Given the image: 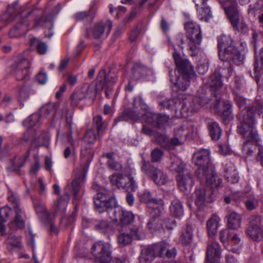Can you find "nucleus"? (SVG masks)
Wrapping results in <instances>:
<instances>
[{"instance_id":"1","label":"nucleus","mask_w":263,"mask_h":263,"mask_svg":"<svg viewBox=\"0 0 263 263\" xmlns=\"http://www.w3.org/2000/svg\"><path fill=\"white\" fill-rule=\"evenodd\" d=\"M193 162L198 167L196 173L200 181L205 182L212 186H220L221 179L215 173L214 166L211 162L210 152L203 149L194 154Z\"/></svg>"},{"instance_id":"2","label":"nucleus","mask_w":263,"mask_h":263,"mask_svg":"<svg viewBox=\"0 0 263 263\" xmlns=\"http://www.w3.org/2000/svg\"><path fill=\"white\" fill-rule=\"evenodd\" d=\"M173 57L175 62L176 67L181 75L178 77L177 80H173L172 78L171 72L170 71V80L174 83L173 87L174 91L185 90L190 84V79H194L196 77L195 71L193 66L189 61L181 57L179 52L175 51Z\"/></svg>"},{"instance_id":"3","label":"nucleus","mask_w":263,"mask_h":263,"mask_svg":"<svg viewBox=\"0 0 263 263\" xmlns=\"http://www.w3.org/2000/svg\"><path fill=\"white\" fill-rule=\"evenodd\" d=\"M176 109L174 116L187 118L198 111L204 106L203 100L199 97L180 95L175 100Z\"/></svg>"},{"instance_id":"4","label":"nucleus","mask_w":263,"mask_h":263,"mask_svg":"<svg viewBox=\"0 0 263 263\" xmlns=\"http://www.w3.org/2000/svg\"><path fill=\"white\" fill-rule=\"evenodd\" d=\"M93 157V152L90 146H85L81 151L82 164L80 167L74 171L75 179L72 181L71 186H68L66 189H71V193L74 198H78V193L80 189V182H83L86 176L88 168Z\"/></svg>"},{"instance_id":"5","label":"nucleus","mask_w":263,"mask_h":263,"mask_svg":"<svg viewBox=\"0 0 263 263\" xmlns=\"http://www.w3.org/2000/svg\"><path fill=\"white\" fill-rule=\"evenodd\" d=\"M242 115L239 116L240 121L238 132L248 140H253L258 143L259 140L258 133L254 127V114L253 108H249Z\"/></svg>"},{"instance_id":"6","label":"nucleus","mask_w":263,"mask_h":263,"mask_svg":"<svg viewBox=\"0 0 263 263\" xmlns=\"http://www.w3.org/2000/svg\"><path fill=\"white\" fill-rule=\"evenodd\" d=\"M133 104L135 106L137 104H139L140 106V108L139 109V118L142 117L143 119L148 124L160 127L168 120V116L160 115L151 111L141 97L135 98Z\"/></svg>"},{"instance_id":"7","label":"nucleus","mask_w":263,"mask_h":263,"mask_svg":"<svg viewBox=\"0 0 263 263\" xmlns=\"http://www.w3.org/2000/svg\"><path fill=\"white\" fill-rule=\"evenodd\" d=\"M248 221L246 235L255 241L263 240V218L259 215H252Z\"/></svg>"},{"instance_id":"8","label":"nucleus","mask_w":263,"mask_h":263,"mask_svg":"<svg viewBox=\"0 0 263 263\" xmlns=\"http://www.w3.org/2000/svg\"><path fill=\"white\" fill-rule=\"evenodd\" d=\"M33 12L35 15H40L42 12L40 10H35L32 11L24 10L17 16L18 21L14 27L10 31L11 37H16L26 33L29 29V23L27 17Z\"/></svg>"},{"instance_id":"9","label":"nucleus","mask_w":263,"mask_h":263,"mask_svg":"<svg viewBox=\"0 0 263 263\" xmlns=\"http://www.w3.org/2000/svg\"><path fill=\"white\" fill-rule=\"evenodd\" d=\"M112 27V23L110 20L101 21L96 23L91 29L87 30L86 36H91L96 40L106 37L109 33Z\"/></svg>"},{"instance_id":"10","label":"nucleus","mask_w":263,"mask_h":263,"mask_svg":"<svg viewBox=\"0 0 263 263\" xmlns=\"http://www.w3.org/2000/svg\"><path fill=\"white\" fill-rule=\"evenodd\" d=\"M141 170L148 175L154 182L159 185L165 184L168 181V177L162 170L149 165L144 159L141 162Z\"/></svg>"},{"instance_id":"11","label":"nucleus","mask_w":263,"mask_h":263,"mask_svg":"<svg viewBox=\"0 0 263 263\" xmlns=\"http://www.w3.org/2000/svg\"><path fill=\"white\" fill-rule=\"evenodd\" d=\"M109 179L114 185L118 188L125 189L128 192L135 191L137 187L133 178L130 175L114 174L109 177Z\"/></svg>"},{"instance_id":"12","label":"nucleus","mask_w":263,"mask_h":263,"mask_svg":"<svg viewBox=\"0 0 263 263\" xmlns=\"http://www.w3.org/2000/svg\"><path fill=\"white\" fill-rule=\"evenodd\" d=\"M141 201L145 202L149 209L150 213L153 216H158L163 209V202L162 200H156L152 197L149 192L145 191L139 194Z\"/></svg>"},{"instance_id":"13","label":"nucleus","mask_w":263,"mask_h":263,"mask_svg":"<svg viewBox=\"0 0 263 263\" xmlns=\"http://www.w3.org/2000/svg\"><path fill=\"white\" fill-rule=\"evenodd\" d=\"M110 249L109 243L100 241L93 245L92 253L97 260L102 263H107L111 260Z\"/></svg>"},{"instance_id":"14","label":"nucleus","mask_w":263,"mask_h":263,"mask_svg":"<svg viewBox=\"0 0 263 263\" xmlns=\"http://www.w3.org/2000/svg\"><path fill=\"white\" fill-rule=\"evenodd\" d=\"M202 185L198 187L195 191V203L198 206H201L205 201H212V189L218 188L219 186H212L205 182L201 181Z\"/></svg>"},{"instance_id":"15","label":"nucleus","mask_w":263,"mask_h":263,"mask_svg":"<svg viewBox=\"0 0 263 263\" xmlns=\"http://www.w3.org/2000/svg\"><path fill=\"white\" fill-rule=\"evenodd\" d=\"M109 216L112 221L122 225L128 224L132 223L135 219V216L132 213L120 208L110 210L109 212Z\"/></svg>"},{"instance_id":"16","label":"nucleus","mask_w":263,"mask_h":263,"mask_svg":"<svg viewBox=\"0 0 263 263\" xmlns=\"http://www.w3.org/2000/svg\"><path fill=\"white\" fill-rule=\"evenodd\" d=\"M96 93L93 86L84 85L73 93L71 97V103L74 105H77L80 101L84 98L95 97Z\"/></svg>"},{"instance_id":"17","label":"nucleus","mask_w":263,"mask_h":263,"mask_svg":"<svg viewBox=\"0 0 263 263\" xmlns=\"http://www.w3.org/2000/svg\"><path fill=\"white\" fill-rule=\"evenodd\" d=\"M30 63L26 58L18 60L14 66V73L17 80L25 79L29 74Z\"/></svg>"},{"instance_id":"18","label":"nucleus","mask_w":263,"mask_h":263,"mask_svg":"<svg viewBox=\"0 0 263 263\" xmlns=\"http://www.w3.org/2000/svg\"><path fill=\"white\" fill-rule=\"evenodd\" d=\"M14 213V219L9 223V227L12 230L22 229L25 226V214L20 208V206L16 205L13 207Z\"/></svg>"},{"instance_id":"19","label":"nucleus","mask_w":263,"mask_h":263,"mask_svg":"<svg viewBox=\"0 0 263 263\" xmlns=\"http://www.w3.org/2000/svg\"><path fill=\"white\" fill-rule=\"evenodd\" d=\"M221 256V249L219 243L216 241L210 243L206 250L205 263H218Z\"/></svg>"},{"instance_id":"20","label":"nucleus","mask_w":263,"mask_h":263,"mask_svg":"<svg viewBox=\"0 0 263 263\" xmlns=\"http://www.w3.org/2000/svg\"><path fill=\"white\" fill-rule=\"evenodd\" d=\"M243 59V55L240 54L234 46H231L228 48L224 57H223L221 51L220 52V59L221 61L230 60L238 65L242 62Z\"/></svg>"},{"instance_id":"21","label":"nucleus","mask_w":263,"mask_h":263,"mask_svg":"<svg viewBox=\"0 0 263 263\" xmlns=\"http://www.w3.org/2000/svg\"><path fill=\"white\" fill-rule=\"evenodd\" d=\"M176 179L179 188L182 192L186 193L191 190L193 181L189 171H185L181 175H177Z\"/></svg>"},{"instance_id":"22","label":"nucleus","mask_w":263,"mask_h":263,"mask_svg":"<svg viewBox=\"0 0 263 263\" xmlns=\"http://www.w3.org/2000/svg\"><path fill=\"white\" fill-rule=\"evenodd\" d=\"M52 20L53 17L50 14L47 16L43 15L42 16L35 19L34 26L48 27V30L45 31V35L47 37L50 38L53 34V32L52 31L53 28Z\"/></svg>"},{"instance_id":"23","label":"nucleus","mask_w":263,"mask_h":263,"mask_svg":"<svg viewBox=\"0 0 263 263\" xmlns=\"http://www.w3.org/2000/svg\"><path fill=\"white\" fill-rule=\"evenodd\" d=\"M176 226L174 220L166 219L162 221L160 219H151L148 223V228L151 230H159L160 228L165 227L167 229H173Z\"/></svg>"},{"instance_id":"24","label":"nucleus","mask_w":263,"mask_h":263,"mask_svg":"<svg viewBox=\"0 0 263 263\" xmlns=\"http://www.w3.org/2000/svg\"><path fill=\"white\" fill-rule=\"evenodd\" d=\"M137 104L134 106L133 110L127 109L124 110L117 119L115 120V125L117 124L120 121H127L129 120L137 121L139 119V109H138Z\"/></svg>"},{"instance_id":"25","label":"nucleus","mask_w":263,"mask_h":263,"mask_svg":"<svg viewBox=\"0 0 263 263\" xmlns=\"http://www.w3.org/2000/svg\"><path fill=\"white\" fill-rule=\"evenodd\" d=\"M186 35L189 39H202L200 26L192 22H189L184 25Z\"/></svg>"},{"instance_id":"26","label":"nucleus","mask_w":263,"mask_h":263,"mask_svg":"<svg viewBox=\"0 0 263 263\" xmlns=\"http://www.w3.org/2000/svg\"><path fill=\"white\" fill-rule=\"evenodd\" d=\"M222 6L227 14L231 24L235 28H237L239 23V13L234 5L227 6L223 3Z\"/></svg>"},{"instance_id":"27","label":"nucleus","mask_w":263,"mask_h":263,"mask_svg":"<svg viewBox=\"0 0 263 263\" xmlns=\"http://www.w3.org/2000/svg\"><path fill=\"white\" fill-rule=\"evenodd\" d=\"M220 219L216 214H213L206 221V228L208 235L210 237L215 235L219 226Z\"/></svg>"},{"instance_id":"28","label":"nucleus","mask_w":263,"mask_h":263,"mask_svg":"<svg viewBox=\"0 0 263 263\" xmlns=\"http://www.w3.org/2000/svg\"><path fill=\"white\" fill-rule=\"evenodd\" d=\"M228 227L231 229L237 230L241 227V217L239 214L231 211L227 216Z\"/></svg>"},{"instance_id":"29","label":"nucleus","mask_w":263,"mask_h":263,"mask_svg":"<svg viewBox=\"0 0 263 263\" xmlns=\"http://www.w3.org/2000/svg\"><path fill=\"white\" fill-rule=\"evenodd\" d=\"M169 169L171 172L176 173L178 175H181L187 171L185 169V164L180 158L175 156L171 157V164Z\"/></svg>"},{"instance_id":"30","label":"nucleus","mask_w":263,"mask_h":263,"mask_svg":"<svg viewBox=\"0 0 263 263\" xmlns=\"http://www.w3.org/2000/svg\"><path fill=\"white\" fill-rule=\"evenodd\" d=\"M232 40L230 36L222 35L218 37V47L219 49V55L220 56V52L222 53L223 57L226 55V50L231 46Z\"/></svg>"},{"instance_id":"31","label":"nucleus","mask_w":263,"mask_h":263,"mask_svg":"<svg viewBox=\"0 0 263 263\" xmlns=\"http://www.w3.org/2000/svg\"><path fill=\"white\" fill-rule=\"evenodd\" d=\"M226 178L228 182L235 183L238 181V176L234 165L230 163L225 165Z\"/></svg>"},{"instance_id":"32","label":"nucleus","mask_w":263,"mask_h":263,"mask_svg":"<svg viewBox=\"0 0 263 263\" xmlns=\"http://www.w3.org/2000/svg\"><path fill=\"white\" fill-rule=\"evenodd\" d=\"M232 104L229 102H222V109L220 112L221 116L226 124L228 123L233 119Z\"/></svg>"},{"instance_id":"33","label":"nucleus","mask_w":263,"mask_h":263,"mask_svg":"<svg viewBox=\"0 0 263 263\" xmlns=\"http://www.w3.org/2000/svg\"><path fill=\"white\" fill-rule=\"evenodd\" d=\"M155 255L153 246L142 250L141 254L139 257L140 263H149L152 261Z\"/></svg>"},{"instance_id":"34","label":"nucleus","mask_w":263,"mask_h":263,"mask_svg":"<svg viewBox=\"0 0 263 263\" xmlns=\"http://www.w3.org/2000/svg\"><path fill=\"white\" fill-rule=\"evenodd\" d=\"M172 215L177 218H180L183 215V208L182 203L178 199L174 200L170 205Z\"/></svg>"},{"instance_id":"35","label":"nucleus","mask_w":263,"mask_h":263,"mask_svg":"<svg viewBox=\"0 0 263 263\" xmlns=\"http://www.w3.org/2000/svg\"><path fill=\"white\" fill-rule=\"evenodd\" d=\"M110 74L111 73L106 76L104 70H101L100 71L97 79L96 87L97 89H102L107 86L109 84V76Z\"/></svg>"},{"instance_id":"36","label":"nucleus","mask_w":263,"mask_h":263,"mask_svg":"<svg viewBox=\"0 0 263 263\" xmlns=\"http://www.w3.org/2000/svg\"><path fill=\"white\" fill-rule=\"evenodd\" d=\"M50 138L49 136L45 133L36 136L31 143L32 146L37 148L42 146L47 145L49 141Z\"/></svg>"},{"instance_id":"37","label":"nucleus","mask_w":263,"mask_h":263,"mask_svg":"<svg viewBox=\"0 0 263 263\" xmlns=\"http://www.w3.org/2000/svg\"><path fill=\"white\" fill-rule=\"evenodd\" d=\"M196 6L199 20L208 22L212 18V13L209 6H204L202 8H198V4H196Z\"/></svg>"},{"instance_id":"38","label":"nucleus","mask_w":263,"mask_h":263,"mask_svg":"<svg viewBox=\"0 0 263 263\" xmlns=\"http://www.w3.org/2000/svg\"><path fill=\"white\" fill-rule=\"evenodd\" d=\"M209 83L210 87L215 91L221 88L223 85L221 77L218 72H215L211 75Z\"/></svg>"},{"instance_id":"39","label":"nucleus","mask_w":263,"mask_h":263,"mask_svg":"<svg viewBox=\"0 0 263 263\" xmlns=\"http://www.w3.org/2000/svg\"><path fill=\"white\" fill-rule=\"evenodd\" d=\"M246 140V142H244L242 145V152L243 156L248 158L252 156L254 153L255 146L253 144V142H255L254 141Z\"/></svg>"},{"instance_id":"40","label":"nucleus","mask_w":263,"mask_h":263,"mask_svg":"<svg viewBox=\"0 0 263 263\" xmlns=\"http://www.w3.org/2000/svg\"><path fill=\"white\" fill-rule=\"evenodd\" d=\"M188 47L190 54L192 57L196 56L199 51V46L202 39H189Z\"/></svg>"},{"instance_id":"41","label":"nucleus","mask_w":263,"mask_h":263,"mask_svg":"<svg viewBox=\"0 0 263 263\" xmlns=\"http://www.w3.org/2000/svg\"><path fill=\"white\" fill-rule=\"evenodd\" d=\"M30 44L31 46H36L37 52L40 54L46 53L47 46L45 43L33 37L30 40Z\"/></svg>"},{"instance_id":"42","label":"nucleus","mask_w":263,"mask_h":263,"mask_svg":"<svg viewBox=\"0 0 263 263\" xmlns=\"http://www.w3.org/2000/svg\"><path fill=\"white\" fill-rule=\"evenodd\" d=\"M209 129L212 138L214 140H218L221 134V130L216 122H212L209 124Z\"/></svg>"},{"instance_id":"43","label":"nucleus","mask_w":263,"mask_h":263,"mask_svg":"<svg viewBox=\"0 0 263 263\" xmlns=\"http://www.w3.org/2000/svg\"><path fill=\"white\" fill-rule=\"evenodd\" d=\"M181 242L187 245L191 243L193 239V230L191 226H187L185 230L182 232L180 237Z\"/></svg>"},{"instance_id":"44","label":"nucleus","mask_w":263,"mask_h":263,"mask_svg":"<svg viewBox=\"0 0 263 263\" xmlns=\"http://www.w3.org/2000/svg\"><path fill=\"white\" fill-rule=\"evenodd\" d=\"M218 73L221 77L226 79L228 81L233 74V68L231 64L229 62L224 63Z\"/></svg>"},{"instance_id":"45","label":"nucleus","mask_w":263,"mask_h":263,"mask_svg":"<svg viewBox=\"0 0 263 263\" xmlns=\"http://www.w3.org/2000/svg\"><path fill=\"white\" fill-rule=\"evenodd\" d=\"M245 206L249 211L256 209L259 205L258 199L254 195H250L245 201Z\"/></svg>"},{"instance_id":"46","label":"nucleus","mask_w":263,"mask_h":263,"mask_svg":"<svg viewBox=\"0 0 263 263\" xmlns=\"http://www.w3.org/2000/svg\"><path fill=\"white\" fill-rule=\"evenodd\" d=\"M153 247L156 256H161L165 255V252L170 247V246L166 242H162L161 243L155 245L153 246Z\"/></svg>"},{"instance_id":"47","label":"nucleus","mask_w":263,"mask_h":263,"mask_svg":"<svg viewBox=\"0 0 263 263\" xmlns=\"http://www.w3.org/2000/svg\"><path fill=\"white\" fill-rule=\"evenodd\" d=\"M40 119V116L39 114H33L24 121L23 124L27 128H31L38 123Z\"/></svg>"},{"instance_id":"48","label":"nucleus","mask_w":263,"mask_h":263,"mask_svg":"<svg viewBox=\"0 0 263 263\" xmlns=\"http://www.w3.org/2000/svg\"><path fill=\"white\" fill-rule=\"evenodd\" d=\"M29 155L30 150H28L23 158H15L14 160L12 161L13 168L17 170L22 167L24 165L27 159L29 157Z\"/></svg>"},{"instance_id":"49","label":"nucleus","mask_w":263,"mask_h":263,"mask_svg":"<svg viewBox=\"0 0 263 263\" xmlns=\"http://www.w3.org/2000/svg\"><path fill=\"white\" fill-rule=\"evenodd\" d=\"M132 241V237L128 233H122L118 237V242L121 247L130 244Z\"/></svg>"},{"instance_id":"50","label":"nucleus","mask_w":263,"mask_h":263,"mask_svg":"<svg viewBox=\"0 0 263 263\" xmlns=\"http://www.w3.org/2000/svg\"><path fill=\"white\" fill-rule=\"evenodd\" d=\"M94 204L96 209L100 213L105 211L104 205L107 204L106 199H103L100 194H97L94 198Z\"/></svg>"},{"instance_id":"51","label":"nucleus","mask_w":263,"mask_h":263,"mask_svg":"<svg viewBox=\"0 0 263 263\" xmlns=\"http://www.w3.org/2000/svg\"><path fill=\"white\" fill-rule=\"evenodd\" d=\"M29 88L26 86H24L20 89L18 96V99L20 102L22 103L29 99Z\"/></svg>"},{"instance_id":"52","label":"nucleus","mask_w":263,"mask_h":263,"mask_svg":"<svg viewBox=\"0 0 263 263\" xmlns=\"http://www.w3.org/2000/svg\"><path fill=\"white\" fill-rule=\"evenodd\" d=\"M6 242L11 246L19 247L21 244V237L11 234L7 237Z\"/></svg>"},{"instance_id":"53","label":"nucleus","mask_w":263,"mask_h":263,"mask_svg":"<svg viewBox=\"0 0 263 263\" xmlns=\"http://www.w3.org/2000/svg\"><path fill=\"white\" fill-rule=\"evenodd\" d=\"M97 138V133L94 129L87 130L84 137V142L87 144H92Z\"/></svg>"},{"instance_id":"54","label":"nucleus","mask_w":263,"mask_h":263,"mask_svg":"<svg viewBox=\"0 0 263 263\" xmlns=\"http://www.w3.org/2000/svg\"><path fill=\"white\" fill-rule=\"evenodd\" d=\"M190 133V129L186 126L183 125L175 130V135L176 137L182 139L188 136Z\"/></svg>"},{"instance_id":"55","label":"nucleus","mask_w":263,"mask_h":263,"mask_svg":"<svg viewBox=\"0 0 263 263\" xmlns=\"http://www.w3.org/2000/svg\"><path fill=\"white\" fill-rule=\"evenodd\" d=\"M96 229L101 233H105L110 228L108 222L106 220H101L95 226Z\"/></svg>"},{"instance_id":"56","label":"nucleus","mask_w":263,"mask_h":263,"mask_svg":"<svg viewBox=\"0 0 263 263\" xmlns=\"http://www.w3.org/2000/svg\"><path fill=\"white\" fill-rule=\"evenodd\" d=\"M55 105L54 103H49L44 105L41 108V114L44 117H47L50 112L54 111Z\"/></svg>"},{"instance_id":"57","label":"nucleus","mask_w":263,"mask_h":263,"mask_svg":"<svg viewBox=\"0 0 263 263\" xmlns=\"http://www.w3.org/2000/svg\"><path fill=\"white\" fill-rule=\"evenodd\" d=\"M130 236L133 238L138 240L142 239L145 237L144 233L138 228H134L130 231Z\"/></svg>"},{"instance_id":"58","label":"nucleus","mask_w":263,"mask_h":263,"mask_svg":"<svg viewBox=\"0 0 263 263\" xmlns=\"http://www.w3.org/2000/svg\"><path fill=\"white\" fill-rule=\"evenodd\" d=\"M231 232L229 229H223L220 231L219 238L222 242L224 243L229 241Z\"/></svg>"},{"instance_id":"59","label":"nucleus","mask_w":263,"mask_h":263,"mask_svg":"<svg viewBox=\"0 0 263 263\" xmlns=\"http://www.w3.org/2000/svg\"><path fill=\"white\" fill-rule=\"evenodd\" d=\"M163 156V152L158 148L154 149L151 153L152 160L153 162L159 161Z\"/></svg>"},{"instance_id":"60","label":"nucleus","mask_w":263,"mask_h":263,"mask_svg":"<svg viewBox=\"0 0 263 263\" xmlns=\"http://www.w3.org/2000/svg\"><path fill=\"white\" fill-rule=\"evenodd\" d=\"M68 204L67 200L60 198L58 200L57 204L55 205L54 209L56 211H64L66 209Z\"/></svg>"},{"instance_id":"61","label":"nucleus","mask_w":263,"mask_h":263,"mask_svg":"<svg viewBox=\"0 0 263 263\" xmlns=\"http://www.w3.org/2000/svg\"><path fill=\"white\" fill-rule=\"evenodd\" d=\"M11 212V210L9 207L4 206L0 209V217L4 221H5L9 217Z\"/></svg>"},{"instance_id":"62","label":"nucleus","mask_w":263,"mask_h":263,"mask_svg":"<svg viewBox=\"0 0 263 263\" xmlns=\"http://www.w3.org/2000/svg\"><path fill=\"white\" fill-rule=\"evenodd\" d=\"M34 206L35 211L37 213H47L45 204L41 202H34Z\"/></svg>"},{"instance_id":"63","label":"nucleus","mask_w":263,"mask_h":263,"mask_svg":"<svg viewBox=\"0 0 263 263\" xmlns=\"http://www.w3.org/2000/svg\"><path fill=\"white\" fill-rule=\"evenodd\" d=\"M17 5V3H15L12 4L10 6H9L6 12L4 14L3 16V19L5 20H10V18H8L7 16L9 15H12L15 12L16 7Z\"/></svg>"},{"instance_id":"64","label":"nucleus","mask_w":263,"mask_h":263,"mask_svg":"<svg viewBox=\"0 0 263 263\" xmlns=\"http://www.w3.org/2000/svg\"><path fill=\"white\" fill-rule=\"evenodd\" d=\"M147 70L145 68H137L134 70V77L135 80H138L145 75Z\"/></svg>"}]
</instances>
